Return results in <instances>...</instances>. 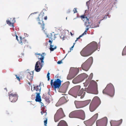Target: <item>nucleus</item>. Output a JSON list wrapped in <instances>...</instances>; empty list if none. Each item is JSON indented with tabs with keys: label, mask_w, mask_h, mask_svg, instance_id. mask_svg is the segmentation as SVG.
<instances>
[{
	"label": "nucleus",
	"mask_w": 126,
	"mask_h": 126,
	"mask_svg": "<svg viewBox=\"0 0 126 126\" xmlns=\"http://www.w3.org/2000/svg\"><path fill=\"white\" fill-rule=\"evenodd\" d=\"M41 105L42 106H44V104H43V103L41 102Z\"/></svg>",
	"instance_id": "47"
},
{
	"label": "nucleus",
	"mask_w": 126,
	"mask_h": 126,
	"mask_svg": "<svg viewBox=\"0 0 126 126\" xmlns=\"http://www.w3.org/2000/svg\"><path fill=\"white\" fill-rule=\"evenodd\" d=\"M48 95H50V92L48 91Z\"/></svg>",
	"instance_id": "50"
},
{
	"label": "nucleus",
	"mask_w": 126,
	"mask_h": 126,
	"mask_svg": "<svg viewBox=\"0 0 126 126\" xmlns=\"http://www.w3.org/2000/svg\"><path fill=\"white\" fill-rule=\"evenodd\" d=\"M36 13H37V12H35L34 13H32V14H36Z\"/></svg>",
	"instance_id": "53"
},
{
	"label": "nucleus",
	"mask_w": 126,
	"mask_h": 126,
	"mask_svg": "<svg viewBox=\"0 0 126 126\" xmlns=\"http://www.w3.org/2000/svg\"><path fill=\"white\" fill-rule=\"evenodd\" d=\"M77 74H78V73H77V74H76L74 76V77H73V78H74L75 77V76H76L77 75Z\"/></svg>",
	"instance_id": "51"
},
{
	"label": "nucleus",
	"mask_w": 126,
	"mask_h": 126,
	"mask_svg": "<svg viewBox=\"0 0 126 126\" xmlns=\"http://www.w3.org/2000/svg\"><path fill=\"white\" fill-rule=\"evenodd\" d=\"M84 91V89L83 88H82L78 93V96H81L80 97V98H83L85 94V92H84V93H83Z\"/></svg>",
	"instance_id": "17"
},
{
	"label": "nucleus",
	"mask_w": 126,
	"mask_h": 126,
	"mask_svg": "<svg viewBox=\"0 0 126 126\" xmlns=\"http://www.w3.org/2000/svg\"><path fill=\"white\" fill-rule=\"evenodd\" d=\"M98 116V114H95L90 120L86 121H84V123L86 124V123H87V125H86V126H92L97 119Z\"/></svg>",
	"instance_id": "10"
},
{
	"label": "nucleus",
	"mask_w": 126,
	"mask_h": 126,
	"mask_svg": "<svg viewBox=\"0 0 126 126\" xmlns=\"http://www.w3.org/2000/svg\"><path fill=\"white\" fill-rule=\"evenodd\" d=\"M107 16H105L103 18V19H106L107 18Z\"/></svg>",
	"instance_id": "46"
},
{
	"label": "nucleus",
	"mask_w": 126,
	"mask_h": 126,
	"mask_svg": "<svg viewBox=\"0 0 126 126\" xmlns=\"http://www.w3.org/2000/svg\"><path fill=\"white\" fill-rule=\"evenodd\" d=\"M93 74L92 73H91L89 77L91 79L93 77Z\"/></svg>",
	"instance_id": "33"
},
{
	"label": "nucleus",
	"mask_w": 126,
	"mask_h": 126,
	"mask_svg": "<svg viewBox=\"0 0 126 126\" xmlns=\"http://www.w3.org/2000/svg\"><path fill=\"white\" fill-rule=\"evenodd\" d=\"M32 72V74L29 72L27 73V77L30 80H32L33 78V71Z\"/></svg>",
	"instance_id": "23"
},
{
	"label": "nucleus",
	"mask_w": 126,
	"mask_h": 126,
	"mask_svg": "<svg viewBox=\"0 0 126 126\" xmlns=\"http://www.w3.org/2000/svg\"><path fill=\"white\" fill-rule=\"evenodd\" d=\"M85 19H86V21L85 22V26H86V27H90V28H91L92 25L90 26V25L89 24L90 23V22H89V19L87 18V17H85Z\"/></svg>",
	"instance_id": "20"
},
{
	"label": "nucleus",
	"mask_w": 126,
	"mask_h": 126,
	"mask_svg": "<svg viewBox=\"0 0 126 126\" xmlns=\"http://www.w3.org/2000/svg\"><path fill=\"white\" fill-rule=\"evenodd\" d=\"M122 119H121L120 121L111 120L110 122L111 126H118L122 123Z\"/></svg>",
	"instance_id": "14"
},
{
	"label": "nucleus",
	"mask_w": 126,
	"mask_h": 126,
	"mask_svg": "<svg viewBox=\"0 0 126 126\" xmlns=\"http://www.w3.org/2000/svg\"><path fill=\"white\" fill-rule=\"evenodd\" d=\"M48 90H49V91L50 92V89H48Z\"/></svg>",
	"instance_id": "59"
},
{
	"label": "nucleus",
	"mask_w": 126,
	"mask_h": 126,
	"mask_svg": "<svg viewBox=\"0 0 126 126\" xmlns=\"http://www.w3.org/2000/svg\"><path fill=\"white\" fill-rule=\"evenodd\" d=\"M74 47V45H73V46L70 48V50H72L73 49V48Z\"/></svg>",
	"instance_id": "42"
},
{
	"label": "nucleus",
	"mask_w": 126,
	"mask_h": 126,
	"mask_svg": "<svg viewBox=\"0 0 126 126\" xmlns=\"http://www.w3.org/2000/svg\"><path fill=\"white\" fill-rule=\"evenodd\" d=\"M82 35H80L78 37V38H77V40H78L79 39L80 37H82Z\"/></svg>",
	"instance_id": "39"
},
{
	"label": "nucleus",
	"mask_w": 126,
	"mask_h": 126,
	"mask_svg": "<svg viewBox=\"0 0 126 126\" xmlns=\"http://www.w3.org/2000/svg\"><path fill=\"white\" fill-rule=\"evenodd\" d=\"M9 95V100L11 102H14L17 100L18 97L17 94L12 93Z\"/></svg>",
	"instance_id": "12"
},
{
	"label": "nucleus",
	"mask_w": 126,
	"mask_h": 126,
	"mask_svg": "<svg viewBox=\"0 0 126 126\" xmlns=\"http://www.w3.org/2000/svg\"><path fill=\"white\" fill-rule=\"evenodd\" d=\"M67 54L65 56V57L64 58H65V57H66V56H67Z\"/></svg>",
	"instance_id": "61"
},
{
	"label": "nucleus",
	"mask_w": 126,
	"mask_h": 126,
	"mask_svg": "<svg viewBox=\"0 0 126 126\" xmlns=\"http://www.w3.org/2000/svg\"><path fill=\"white\" fill-rule=\"evenodd\" d=\"M71 118H77L84 120L85 118L84 111L82 110H75L71 112L69 115Z\"/></svg>",
	"instance_id": "3"
},
{
	"label": "nucleus",
	"mask_w": 126,
	"mask_h": 126,
	"mask_svg": "<svg viewBox=\"0 0 126 126\" xmlns=\"http://www.w3.org/2000/svg\"><path fill=\"white\" fill-rule=\"evenodd\" d=\"M88 77V75L85 73H83L78 75V77H79L80 80L85 78H87Z\"/></svg>",
	"instance_id": "22"
},
{
	"label": "nucleus",
	"mask_w": 126,
	"mask_h": 126,
	"mask_svg": "<svg viewBox=\"0 0 126 126\" xmlns=\"http://www.w3.org/2000/svg\"><path fill=\"white\" fill-rule=\"evenodd\" d=\"M122 54L123 56L126 55V46L122 52Z\"/></svg>",
	"instance_id": "27"
},
{
	"label": "nucleus",
	"mask_w": 126,
	"mask_h": 126,
	"mask_svg": "<svg viewBox=\"0 0 126 126\" xmlns=\"http://www.w3.org/2000/svg\"><path fill=\"white\" fill-rule=\"evenodd\" d=\"M35 94H36L35 99V101L36 102H41V96L40 95V93L36 92Z\"/></svg>",
	"instance_id": "16"
},
{
	"label": "nucleus",
	"mask_w": 126,
	"mask_h": 126,
	"mask_svg": "<svg viewBox=\"0 0 126 126\" xmlns=\"http://www.w3.org/2000/svg\"><path fill=\"white\" fill-rule=\"evenodd\" d=\"M41 84H40L39 85V86L38 85L36 86H35L34 85H33V90H32V88H31V90L32 91H33L34 90H36V91H39V92L38 93H40V94L41 93V87H40V85Z\"/></svg>",
	"instance_id": "15"
},
{
	"label": "nucleus",
	"mask_w": 126,
	"mask_h": 126,
	"mask_svg": "<svg viewBox=\"0 0 126 126\" xmlns=\"http://www.w3.org/2000/svg\"><path fill=\"white\" fill-rule=\"evenodd\" d=\"M53 79H51L50 82V85L54 87V90L56 92V90L57 89L58 90L61 85L62 81L61 80L59 79H57L53 83Z\"/></svg>",
	"instance_id": "8"
},
{
	"label": "nucleus",
	"mask_w": 126,
	"mask_h": 126,
	"mask_svg": "<svg viewBox=\"0 0 126 126\" xmlns=\"http://www.w3.org/2000/svg\"><path fill=\"white\" fill-rule=\"evenodd\" d=\"M16 39L17 40V41H18V37L16 35Z\"/></svg>",
	"instance_id": "44"
},
{
	"label": "nucleus",
	"mask_w": 126,
	"mask_h": 126,
	"mask_svg": "<svg viewBox=\"0 0 126 126\" xmlns=\"http://www.w3.org/2000/svg\"><path fill=\"white\" fill-rule=\"evenodd\" d=\"M93 59L92 57L89 58L81 65L82 69L86 71H88L89 68L90 64L92 63Z\"/></svg>",
	"instance_id": "7"
},
{
	"label": "nucleus",
	"mask_w": 126,
	"mask_h": 126,
	"mask_svg": "<svg viewBox=\"0 0 126 126\" xmlns=\"http://www.w3.org/2000/svg\"><path fill=\"white\" fill-rule=\"evenodd\" d=\"M24 35L25 36H27V35H28H28H27V34L26 33H24Z\"/></svg>",
	"instance_id": "45"
},
{
	"label": "nucleus",
	"mask_w": 126,
	"mask_h": 126,
	"mask_svg": "<svg viewBox=\"0 0 126 126\" xmlns=\"http://www.w3.org/2000/svg\"><path fill=\"white\" fill-rule=\"evenodd\" d=\"M80 86L79 85H78L75 86L74 88H75L77 90H79L80 88Z\"/></svg>",
	"instance_id": "28"
},
{
	"label": "nucleus",
	"mask_w": 126,
	"mask_h": 126,
	"mask_svg": "<svg viewBox=\"0 0 126 126\" xmlns=\"http://www.w3.org/2000/svg\"><path fill=\"white\" fill-rule=\"evenodd\" d=\"M39 55L38 58L39 60L36 63L35 67V70L36 72H39L42 69L43 66L44 64V56L40 53L37 54Z\"/></svg>",
	"instance_id": "4"
},
{
	"label": "nucleus",
	"mask_w": 126,
	"mask_h": 126,
	"mask_svg": "<svg viewBox=\"0 0 126 126\" xmlns=\"http://www.w3.org/2000/svg\"><path fill=\"white\" fill-rule=\"evenodd\" d=\"M47 101V102H49V100H48Z\"/></svg>",
	"instance_id": "55"
},
{
	"label": "nucleus",
	"mask_w": 126,
	"mask_h": 126,
	"mask_svg": "<svg viewBox=\"0 0 126 126\" xmlns=\"http://www.w3.org/2000/svg\"><path fill=\"white\" fill-rule=\"evenodd\" d=\"M103 93L109 95L110 96H113L114 93V88L113 85L111 84L108 85L105 89L103 90Z\"/></svg>",
	"instance_id": "5"
},
{
	"label": "nucleus",
	"mask_w": 126,
	"mask_h": 126,
	"mask_svg": "<svg viewBox=\"0 0 126 126\" xmlns=\"http://www.w3.org/2000/svg\"><path fill=\"white\" fill-rule=\"evenodd\" d=\"M99 27V26L98 25L94 24L92 25L91 28H94Z\"/></svg>",
	"instance_id": "29"
},
{
	"label": "nucleus",
	"mask_w": 126,
	"mask_h": 126,
	"mask_svg": "<svg viewBox=\"0 0 126 126\" xmlns=\"http://www.w3.org/2000/svg\"><path fill=\"white\" fill-rule=\"evenodd\" d=\"M75 43H73V45H74H74H75Z\"/></svg>",
	"instance_id": "58"
},
{
	"label": "nucleus",
	"mask_w": 126,
	"mask_h": 126,
	"mask_svg": "<svg viewBox=\"0 0 126 126\" xmlns=\"http://www.w3.org/2000/svg\"><path fill=\"white\" fill-rule=\"evenodd\" d=\"M90 27H87V28L86 29V30H85L86 31H87L89 29Z\"/></svg>",
	"instance_id": "43"
},
{
	"label": "nucleus",
	"mask_w": 126,
	"mask_h": 126,
	"mask_svg": "<svg viewBox=\"0 0 126 126\" xmlns=\"http://www.w3.org/2000/svg\"><path fill=\"white\" fill-rule=\"evenodd\" d=\"M57 126H68V125L65 121L62 120L59 123Z\"/></svg>",
	"instance_id": "21"
},
{
	"label": "nucleus",
	"mask_w": 126,
	"mask_h": 126,
	"mask_svg": "<svg viewBox=\"0 0 126 126\" xmlns=\"http://www.w3.org/2000/svg\"><path fill=\"white\" fill-rule=\"evenodd\" d=\"M64 114L62 108L59 109L54 116V120L55 122L58 121L63 117Z\"/></svg>",
	"instance_id": "9"
},
{
	"label": "nucleus",
	"mask_w": 126,
	"mask_h": 126,
	"mask_svg": "<svg viewBox=\"0 0 126 126\" xmlns=\"http://www.w3.org/2000/svg\"><path fill=\"white\" fill-rule=\"evenodd\" d=\"M60 38L61 39H62L63 40L65 39V37L63 35H62L60 36Z\"/></svg>",
	"instance_id": "31"
},
{
	"label": "nucleus",
	"mask_w": 126,
	"mask_h": 126,
	"mask_svg": "<svg viewBox=\"0 0 126 126\" xmlns=\"http://www.w3.org/2000/svg\"><path fill=\"white\" fill-rule=\"evenodd\" d=\"M16 76L17 79L19 81H20V79L19 77L17 75H16Z\"/></svg>",
	"instance_id": "35"
},
{
	"label": "nucleus",
	"mask_w": 126,
	"mask_h": 126,
	"mask_svg": "<svg viewBox=\"0 0 126 126\" xmlns=\"http://www.w3.org/2000/svg\"><path fill=\"white\" fill-rule=\"evenodd\" d=\"M79 78L78 76L76 78L74 79L72 81L73 83L75 84L80 82L81 80Z\"/></svg>",
	"instance_id": "26"
},
{
	"label": "nucleus",
	"mask_w": 126,
	"mask_h": 126,
	"mask_svg": "<svg viewBox=\"0 0 126 126\" xmlns=\"http://www.w3.org/2000/svg\"><path fill=\"white\" fill-rule=\"evenodd\" d=\"M87 31H86L85 30L84 32L81 35H82V36L84 35V34H86V32Z\"/></svg>",
	"instance_id": "37"
},
{
	"label": "nucleus",
	"mask_w": 126,
	"mask_h": 126,
	"mask_svg": "<svg viewBox=\"0 0 126 126\" xmlns=\"http://www.w3.org/2000/svg\"><path fill=\"white\" fill-rule=\"evenodd\" d=\"M97 47V43L93 42L84 47L80 52V54L83 57L88 56L95 51Z\"/></svg>",
	"instance_id": "1"
},
{
	"label": "nucleus",
	"mask_w": 126,
	"mask_h": 126,
	"mask_svg": "<svg viewBox=\"0 0 126 126\" xmlns=\"http://www.w3.org/2000/svg\"><path fill=\"white\" fill-rule=\"evenodd\" d=\"M77 8H75L73 10V11L74 12V13H76L77 12Z\"/></svg>",
	"instance_id": "34"
},
{
	"label": "nucleus",
	"mask_w": 126,
	"mask_h": 126,
	"mask_svg": "<svg viewBox=\"0 0 126 126\" xmlns=\"http://www.w3.org/2000/svg\"><path fill=\"white\" fill-rule=\"evenodd\" d=\"M43 113H45V115H46V114H47V113H46V112H45V111H43Z\"/></svg>",
	"instance_id": "49"
},
{
	"label": "nucleus",
	"mask_w": 126,
	"mask_h": 126,
	"mask_svg": "<svg viewBox=\"0 0 126 126\" xmlns=\"http://www.w3.org/2000/svg\"><path fill=\"white\" fill-rule=\"evenodd\" d=\"M71 50L68 51V53L69 52H71Z\"/></svg>",
	"instance_id": "57"
},
{
	"label": "nucleus",
	"mask_w": 126,
	"mask_h": 126,
	"mask_svg": "<svg viewBox=\"0 0 126 126\" xmlns=\"http://www.w3.org/2000/svg\"><path fill=\"white\" fill-rule=\"evenodd\" d=\"M84 91L88 93L97 94L98 91L97 82L94 80H92L88 88H85Z\"/></svg>",
	"instance_id": "2"
},
{
	"label": "nucleus",
	"mask_w": 126,
	"mask_h": 126,
	"mask_svg": "<svg viewBox=\"0 0 126 126\" xmlns=\"http://www.w3.org/2000/svg\"><path fill=\"white\" fill-rule=\"evenodd\" d=\"M90 101L91 100H88L84 101H75L74 102V103L76 108H77V104L78 103H79L82 104L83 106H85L88 105L90 102Z\"/></svg>",
	"instance_id": "13"
},
{
	"label": "nucleus",
	"mask_w": 126,
	"mask_h": 126,
	"mask_svg": "<svg viewBox=\"0 0 126 126\" xmlns=\"http://www.w3.org/2000/svg\"><path fill=\"white\" fill-rule=\"evenodd\" d=\"M92 101H95L96 102V104H93L92 103H90L89 107V109L91 112L94 111L101 103L100 100L99 98L97 96L94 97Z\"/></svg>",
	"instance_id": "6"
},
{
	"label": "nucleus",
	"mask_w": 126,
	"mask_h": 126,
	"mask_svg": "<svg viewBox=\"0 0 126 126\" xmlns=\"http://www.w3.org/2000/svg\"><path fill=\"white\" fill-rule=\"evenodd\" d=\"M20 40H21H21H22V37H20ZM19 43L20 44H21V43H22V44H21V45H22V42L21 41L20 42H19Z\"/></svg>",
	"instance_id": "41"
},
{
	"label": "nucleus",
	"mask_w": 126,
	"mask_h": 126,
	"mask_svg": "<svg viewBox=\"0 0 126 126\" xmlns=\"http://www.w3.org/2000/svg\"><path fill=\"white\" fill-rule=\"evenodd\" d=\"M50 74V73H49V72L48 71L47 74V78L48 80V81L50 79V76H49Z\"/></svg>",
	"instance_id": "30"
},
{
	"label": "nucleus",
	"mask_w": 126,
	"mask_h": 126,
	"mask_svg": "<svg viewBox=\"0 0 126 126\" xmlns=\"http://www.w3.org/2000/svg\"><path fill=\"white\" fill-rule=\"evenodd\" d=\"M77 40H77V39H76V40L75 41L76 42L77 41Z\"/></svg>",
	"instance_id": "60"
},
{
	"label": "nucleus",
	"mask_w": 126,
	"mask_h": 126,
	"mask_svg": "<svg viewBox=\"0 0 126 126\" xmlns=\"http://www.w3.org/2000/svg\"><path fill=\"white\" fill-rule=\"evenodd\" d=\"M49 42L50 43V49L51 51H53L54 49L56 48L57 46H55L54 48L52 47H54V46L52 45L51 44L52 43V42L50 40H49Z\"/></svg>",
	"instance_id": "24"
},
{
	"label": "nucleus",
	"mask_w": 126,
	"mask_h": 126,
	"mask_svg": "<svg viewBox=\"0 0 126 126\" xmlns=\"http://www.w3.org/2000/svg\"><path fill=\"white\" fill-rule=\"evenodd\" d=\"M37 54H38V53H35V55H37Z\"/></svg>",
	"instance_id": "56"
},
{
	"label": "nucleus",
	"mask_w": 126,
	"mask_h": 126,
	"mask_svg": "<svg viewBox=\"0 0 126 126\" xmlns=\"http://www.w3.org/2000/svg\"><path fill=\"white\" fill-rule=\"evenodd\" d=\"M81 17H82V18H84V20H86V19H85V17H85V16H84V15H82V16H81Z\"/></svg>",
	"instance_id": "38"
},
{
	"label": "nucleus",
	"mask_w": 126,
	"mask_h": 126,
	"mask_svg": "<svg viewBox=\"0 0 126 126\" xmlns=\"http://www.w3.org/2000/svg\"><path fill=\"white\" fill-rule=\"evenodd\" d=\"M89 1H87L86 3V5L87 6L88 8H88V3H89Z\"/></svg>",
	"instance_id": "40"
},
{
	"label": "nucleus",
	"mask_w": 126,
	"mask_h": 126,
	"mask_svg": "<svg viewBox=\"0 0 126 126\" xmlns=\"http://www.w3.org/2000/svg\"><path fill=\"white\" fill-rule=\"evenodd\" d=\"M44 19L46 20L47 19V16H46V17H45Z\"/></svg>",
	"instance_id": "48"
},
{
	"label": "nucleus",
	"mask_w": 126,
	"mask_h": 126,
	"mask_svg": "<svg viewBox=\"0 0 126 126\" xmlns=\"http://www.w3.org/2000/svg\"><path fill=\"white\" fill-rule=\"evenodd\" d=\"M68 84L67 82H65L63 84L61 87L60 89L63 90H66L68 88Z\"/></svg>",
	"instance_id": "18"
},
{
	"label": "nucleus",
	"mask_w": 126,
	"mask_h": 126,
	"mask_svg": "<svg viewBox=\"0 0 126 126\" xmlns=\"http://www.w3.org/2000/svg\"><path fill=\"white\" fill-rule=\"evenodd\" d=\"M68 77H67V79H68Z\"/></svg>",
	"instance_id": "62"
},
{
	"label": "nucleus",
	"mask_w": 126,
	"mask_h": 126,
	"mask_svg": "<svg viewBox=\"0 0 126 126\" xmlns=\"http://www.w3.org/2000/svg\"><path fill=\"white\" fill-rule=\"evenodd\" d=\"M70 34H71V35L72 36V35H73V34H72V33L71 32H70Z\"/></svg>",
	"instance_id": "52"
},
{
	"label": "nucleus",
	"mask_w": 126,
	"mask_h": 126,
	"mask_svg": "<svg viewBox=\"0 0 126 126\" xmlns=\"http://www.w3.org/2000/svg\"><path fill=\"white\" fill-rule=\"evenodd\" d=\"M44 125H46L47 124V119H46L44 121Z\"/></svg>",
	"instance_id": "32"
},
{
	"label": "nucleus",
	"mask_w": 126,
	"mask_h": 126,
	"mask_svg": "<svg viewBox=\"0 0 126 126\" xmlns=\"http://www.w3.org/2000/svg\"><path fill=\"white\" fill-rule=\"evenodd\" d=\"M107 118L105 117L101 120H97L96 122V126H106L107 124Z\"/></svg>",
	"instance_id": "11"
},
{
	"label": "nucleus",
	"mask_w": 126,
	"mask_h": 126,
	"mask_svg": "<svg viewBox=\"0 0 126 126\" xmlns=\"http://www.w3.org/2000/svg\"><path fill=\"white\" fill-rule=\"evenodd\" d=\"M62 63V60L59 61L57 62V63L58 64H60Z\"/></svg>",
	"instance_id": "36"
},
{
	"label": "nucleus",
	"mask_w": 126,
	"mask_h": 126,
	"mask_svg": "<svg viewBox=\"0 0 126 126\" xmlns=\"http://www.w3.org/2000/svg\"><path fill=\"white\" fill-rule=\"evenodd\" d=\"M15 22V18H13V20L10 21L7 20L6 21L7 24H8L9 26H12L13 27H14L13 24Z\"/></svg>",
	"instance_id": "19"
},
{
	"label": "nucleus",
	"mask_w": 126,
	"mask_h": 126,
	"mask_svg": "<svg viewBox=\"0 0 126 126\" xmlns=\"http://www.w3.org/2000/svg\"><path fill=\"white\" fill-rule=\"evenodd\" d=\"M41 15V14H40L39 15V17H38V18L39 19V20L40 21L39 22V23L40 24H41L42 26V29L43 30L44 29V23H43V21L42 20V18H41V19H40V17H39V16Z\"/></svg>",
	"instance_id": "25"
},
{
	"label": "nucleus",
	"mask_w": 126,
	"mask_h": 126,
	"mask_svg": "<svg viewBox=\"0 0 126 126\" xmlns=\"http://www.w3.org/2000/svg\"><path fill=\"white\" fill-rule=\"evenodd\" d=\"M45 126H47L46 125H45Z\"/></svg>",
	"instance_id": "64"
},
{
	"label": "nucleus",
	"mask_w": 126,
	"mask_h": 126,
	"mask_svg": "<svg viewBox=\"0 0 126 126\" xmlns=\"http://www.w3.org/2000/svg\"><path fill=\"white\" fill-rule=\"evenodd\" d=\"M43 112L42 111L41 112V113L42 115L43 114Z\"/></svg>",
	"instance_id": "54"
},
{
	"label": "nucleus",
	"mask_w": 126,
	"mask_h": 126,
	"mask_svg": "<svg viewBox=\"0 0 126 126\" xmlns=\"http://www.w3.org/2000/svg\"><path fill=\"white\" fill-rule=\"evenodd\" d=\"M100 21H99V24H100Z\"/></svg>",
	"instance_id": "63"
}]
</instances>
